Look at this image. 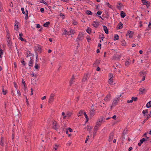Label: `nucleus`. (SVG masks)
Returning <instances> with one entry per match:
<instances>
[{"mask_svg": "<svg viewBox=\"0 0 151 151\" xmlns=\"http://www.w3.org/2000/svg\"><path fill=\"white\" fill-rule=\"evenodd\" d=\"M52 122V127L53 129L56 130H58L59 127V126L58 123L57 122L55 121H53Z\"/></svg>", "mask_w": 151, "mask_h": 151, "instance_id": "1", "label": "nucleus"}, {"mask_svg": "<svg viewBox=\"0 0 151 151\" xmlns=\"http://www.w3.org/2000/svg\"><path fill=\"white\" fill-rule=\"evenodd\" d=\"M84 39L83 34V32H80L77 39V41H82Z\"/></svg>", "mask_w": 151, "mask_h": 151, "instance_id": "2", "label": "nucleus"}, {"mask_svg": "<svg viewBox=\"0 0 151 151\" xmlns=\"http://www.w3.org/2000/svg\"><path fill=\"white\" fill-rule=\"evenodd\" d=\"M55 96V95L53 93H51L50 94L48 101L49 103H51L53 102Z\"/></svg>", "mask_w": 151, "mask_h": 151, "instance_id": "3", "label": "nucleus"}, {"mask_svg": "<svg viewBox=\"0 0 151 151\" xmlns=\"http://www.w3.org/2000/svg\"><path fill=\"white\" fill-rule=\"evenodd\" d=\"M103 120V118L102 117H100L99 118L96 123V125L99 127L101 124Z\"/></svg>", "mask_w": 151, "mask_h": 151, "instance_id": "4", "label": "nucleus"}, {"mask_svg": "<svg viewBox=\"0 0 151 151\" xmlns=\"http://www.w3.org/2000/svg\"><path fill=\"white\" fill-rule=\"evenodd\" d=\"M90 77L88 73H86L84 75L83 78L82 79V81L83 82H85L87 81L89 78Z\"/></svg>", "mask_w": 151, "mask_h": 151, "instance_id": "5", "label": "nucleus"}, {"mask_svg": "<svg viewBox=\"0 0 151 151\" xmlns=\"http://www.w3.org/2000/svg\"><path fill=\"white\" fill-rule=\"evenodd\" d=\"M119 100L118 99V98L115 99L113 101L112 105L111 106V108H112L113 107L116 105L118 104V101Z\"/></svg>", "mask_w": 151, "mask_h": 151, "instance_id": "6", "label": "nucleus"}, {"mask_svg": "<svg viewBox=\"0 0 151 151\" xmlns=\"http://www.w3.org/2000/svg\"><path fill=\"white\" fill-rule=\"evenodd\" d=\"M7 42L8 46L10 48H11L12 45V42L9 38V36H8L7 38Z\"/></svg>", "mask_w": 151, "mask_h": 151, "instance_id": "7", "label": "nucleus"}, {"mask_svg": "<svg viewBox=\"0 0 151 151\" xmlns=\"http://www.w3.org/2000/svg\"><path fill=\"white\" fill-rule=\"evenodd\" d=\"M35 50L37 51L41 52V46L38 45H37L35 47Z\"/></svg>", "mask_w": 151, "mask_h": 151, "instance_id": "8", "label": "nucleus"}, {"mask_svg": "<svg viewBox=\"0 0 151 151\" xmlns=\"http://www.w3.org/2000/svg\"><path fill=\"white\" fill-rule=\"evenodd\" d=\"M134 34V32L130 31H129L127 32V33L126 34V36H129V37L130 38L132 37L133 35Z\"/></svg>", "mask_w": 151, "mask_h": 151, "instance_id": "9", "label": "nucleus"}, {"mask_svg": "<svg viewBox=\"0 0 151 151\" xmlns=\"http://www.w3.org/2000/svg\"><path fill=\"white\" fill-rule=\"evenodd\" d=\"M95 114V110L94 109L91 110L90 111L89 113L90 117H92Z\"/></svg>", "mask_w": 151, "mask_h": 151, "instance_id": "10", "label": "nucleus"}, {"mask_svg": "<svg viewBox=\"0 0 151 151\" xmlns=\"http://www.w3.org/2000/svg\"><path fill=\"white\" fill-rule=\"evenodd\" d=\"M146 140L145 138H143L140 139L139 141V142L138 143V145L139 146H140L141 144H142Z\"/></svg>", "mask_w": 151, "mask_h": 151, "instance_id": "11", "label": "nucleus"}, {"mask_svg": "<svg viewBox=\"0 0 151 151\" xmlns=\"http://www.w3.org/2000/svg\"><path fill=\"white\" fill-rule=\"evenodd\" d=\"M111 99V96L110 95H108L106 96L104 98L105 101L108 102Z\"/></svg>", "mask_w": 151, "mask_h": 151, "instance_id": "12", "label": "nucleus"}, {"mask_svg": "<svg viewBox=\"0 0 151 151\" xmlns=\"http://www.w3.org/2000/svg\"><path fill=\"white\" fill-rule=\"evenodd\" d=\"M114 133L113 132L111 133L110 134V135L109 137V142H111L112 141V140L113 139V137H114Z\"/></svg>", "mask_w": 151, "mask_h": 151, "instance_id": "13", "label": "nucleus"}, {"mask_svg": "<svg viewBox=\"0 0 151 151\" xmlns=\"http://www.w3.org/2000/svg\"><path fill=\"white\" fill-rule=\"evenodd\" d=\"M100 60H96L95 63L93 64V65L94 66H96L97 65H99V64L100 63Z\"/></svg>", "mask_w": 151, "mask_h": 151, "instance_id": "14", "label": "nucleus"}, {"mask_svg": "<svg viewBox=\"0 0 151 151\" xmlns=\"http://www.w3.org/2000/svg\"><path fill=\"white\" fill-rule=\"evenodd\" d=\"M145 91V89L144 88H141L139 89V93L143 94L144 93Z\"/></svg>", "mask_w": 151, "mask_h": 151, "instance_id": "15", "label": "nucleus"}, {"mask_svg": "<svg viewBox=\"0 0 151 151\" xmlns=\"http://www.w3.org/2000/svg\"><path fill=\"white\" fill-rule=\"evenodd\" d=\"M123 24L122 22H119L117 27V29H121L122 28Z\"/></svg>", "mask_w": 151, "mask_h": 151, "instance_id": "16", "label": "nucleus"}, {"mask_svg": "<svg viewBox=\"0 0 151 151\" xmlns=\"http://www.w3.org/2000/svg\"><path fill=\"white\" fill-rule=\"evenodd\" d=\"M131 63V60L130 59H127L125 63V65L126 66H128Z\"/></svg>", "mask_w": 151, "mask_h": 151, "instance_id": "17", "label": "nucleus"}, {"mask_svg": "<svg viewBox=\"0 0 151 151\" xmlns=\"http://www.w3.org/2000/svg\"><path fill=\"white\" fill-rule=\"evenodd\" d=\"M33 64V60L31 58L29 62V65L30 66L32 67Z\"/></svg>", "mask_w": 151, "mask_h": 151, "instance_id": "18", "label": "nucleus"}, {"mask_svg": "<svg viewBox=\"0 0 151 151\" xmlns=\"http://www.w3.org/2000/svg\"><path fill=\"white\" fill-rule=\"evenodd\" d=\"M103 27L104 29V30L105 31V33L106 34H108L109 33L108 30L106 27L105 26H103Z\"/></svg>", "mask_w": 151, "mask_h": 151, "instance_id": "19", "label": "nucleus"}, {"mask_svg": "<svg viewBox=\"0 0 151 151\" xmlns=\"http://www.w3.org/2000/svg\"><path fill=\"white\" fill-rule=\"evenodd\" d=\"M72 113L70 111H68L66 113V116L67 117H69L72 115Z\"/></svg>", "mask_w": 151, "mask_h": 151, "instance_id": "20", "label": "nucleus"}, {"mask_svg": "<svg viewBox=\"0 0 151 151\" xmlns=\"http://www.w3.org/2000/svg\"><path fill=\"white\" fill-rule=\"evenodd\" d=\"M148 110L147 109L143 111L142 114L144 115V116H145L146 115V114H147L148 113Z\"/></svg>", "mask_w": 151, "mask_h": 151, "instance_id": "21", "label": "nucleus"}, {"mask_svg": "<svg viewBox=\"0 0 151 151\" xmlns=\"http://www.w3.org/2000/svg\"><path fill=\"white\" fill-rule=\"evenodd\" d=\"M126 16L125 14L123 11H121V16L122 18H124Z\"/></svg>", "mask_w": 151, "mask_h": 151, "instance_id": "22", "label": "nucleus"}, {"mask_svg": "<svg viewBox=\"0 0 151 151\" xmlns=\"http://www.w3.org/2000/svg\"><path fill=\"white\" fill-rule=\"evenodd\" d=\"M84 112L83 110H81L80 111L78 114V116H81L83 115V113Z\"/></svg>", "mask_w": 151, "mask_h": 151, "instance_id": "23", "label": "nucleus"}, {"mask_svg": "<svg viewBox=\"0 0 151 151\" xmlns=\"http://www.w3.org/2000/svg\"><path fill=\"white\" fill-rule=\"evenodd\" d=\"M146 106L147 108L151 107V101L148 102L147 103Z\"/></svg>", "mask_w": 151, "mask_h": 151, "instance_id": "24", "label": "nucleus"}, {"mask_svg": "<svg viewBox=\"0 0 151 151\" xmlns=\"http://www.w3.org/2000/svg\"><path fill=\"white\" fill-rule=\"evenodd\" d=\"M92 25L94 27H97L98 26V23L97 22H93Z\"/></svg>", "mask_w": 151, "mask_h": 151, "instance_id": "25", "label": "nucleus"}, {"mask_svg": "<svg viewBox=\"0 0 151 151\" xmlns=\"http://www.w3.org/2000/svg\"><path fill=\"white\" fill-rule=\"evenodd\" d=\"M4 139V137H1V140L0 142V144L1 146H3L4 145V144L3 142V139Z\"/></svg>", "mask_w": 151, "mask_h": 151, "instance_id": "26", "label": "nucleus"}, {"mask_svg": "<svg viewBox=\"0 0 151 151\" xmlns=\"http://www.w3.org/2000/svg\"><path fill=\"white\" fill-rule=\"evenodd\" d=\"M19 36H20L19 39L22 41H23L24 40V39L22 37L23 36V34L22 33H20L19 34Z\"/></svg>", "mask_w": 151, "mask_h": 151, "instance_id": "27", "label": "nucleus"}, {"mask_svg": "<svg viewBox=\"0 0 151 151\" xmlns=\"http://www.w3.org/2000/svg\"><path fill=\"white\" fill-rule=\"evenodd\" d=\"M83 114L85 116V118H86V122H88V118L87 116V114H86V113L85 112H84L83 113Z\"/></svg>", "mask_w": 151, "mask_h": 151, "instance_id": "28", "label": "nucleus"}, {"mask_svg": "<svg viewBox=\"0 0 151 151\" xmlns=\"http://www.w3.org/2000/svg\"><path fill=\"white\" fill-rule=\"evenodd\" d=\"M50 24V22H46L44 24L43 26L45 27H47Z\"/></svg>", "mask_w": 151, "mask_h": 151, "instance_id": "29", "label": "nucleus"}, {"mask_svg": "<svg viewBox=\"0 0 151 151\" xmlns=\"http://www.w3.org/2000/svg\"><path fill=\"white\" fill-rule=\"evenodd\" d=\"M86 13L88 15H92V12L89 10H87L86 11Z\"/></svg>", "mask_w": 151, "mask_h": 151, "instance_id": "30", "label": "nucleus"}, {"mask_svg": "<svg viewBox=\"0 0 151 151\" xmlns=\"http://www.w3.org/2000/svg\"><path fill=\"white\" fill-rule=\"evenodd\" d=\"M142 3L145 5H147L148 4H150V3L146 0L144 1H142Z\"/></svg>", "mask_w": 151, "mask_h": 151, "instance_id": "31", "label": "nucleus"}, {"mask_svg": "<svg viewBox=\"0 0 151 151\" xmlns=\"http://www.w3.org/2000/svg\"><path fill=\"white\" fill-rule=\"evenodd\" d=\"M74 78H75L74 77V75H73V76H72V78L71 79L70 81V85H71L73 83V81L74 80Z\"/></svg>", "mask_w": 151, "mask_h": 151, "instance_id": "32", "label": "nucleus"}, {"mask_svg": "<svg viewBox=\"0 0 151 151\" xmlns=\"http://www.w3.org/2000/svg\"><path fill=\"white\" fill-rule=\"evenodd\" d=\"M62 115L63 116V119H65L67 117L66 114H65V113L64 112H63L62 113Z\"/></svg>", "mask_w": 151, "mask_h": 151, "instance_id": "33", "label": "nucleus"}, {"mask_svg": "<svg viewBox=\"0 0 151 151\" xmlns=\"http://www.w3.org/2000/svg\"><path fill=\"white\" fill-rule=\"evenodd\" d=\"M119 38V36L117 35H115V36L114 37V40H118Z\"/></svg>", "mask_w": 151, "mask_h": 151, "instance_id": "34", "label": "nucleus"}, {"mask_svg": "<svg viewBox=\"0 0 151 151\" xmlns=\"http://www.w3.org/2000/svg\"><path fill=\"white\" fill-rule=\"evenodd\" d=\"M86 32L89 34H90L91 32V29L90 28H88L86 29Z\"/></svg>", "mask_w": 151, "mask_h": 151, "instance_id": "35", "label": "nucleus"}, {"mask_svg": "<svg viewBox=\"0 0 151 151\" xmlns=\"http://www.w3.org/2000/svg\"><path fill=\"white\" fill-rule=\"evenodd\" d=\"M7 92V90H4V88H2V92L3 93L4 95H5L6 94V93Z\"/></svg>", "mask_w": 151, "mask_h": 151, "instance_id": "36", "label": "nucleus"}, {"mask_svg": "<svg viewBox=\"0 0 151 151\" xmlns=\"http://www.w3.org/2000/svg\"><path fill=\"white\" fill-rule=\"evenodd\" d=\"M99 127V126H97L96 125L95 126V127L94 128V131H95V134L96 133V132L97 131V130H98V127Z\"/></svg>", "mask_w": 151, "mask_h": 151, "instance_id": "37", "label": "nucleus"}, {"mask_svg": "<svg viewBox=\"0 0 151 151\" xmlns=\"http://www.w3.org/2000/svg\"><path fill=\"white\" fill-rule=\"evenodd\" d=\"M137 99H138V98L137 97H132V100H133V101H136L137 100Z\"/></svg>", "mask_w": 151, "mask_h": 151, "instance_id": "38", "label": "nucleus"}, {"mask_svg": "<svg viewBox=\"0 0 151 151\" xmlns=\"http://www.w3.org/2000/svg\"><path fill=\"white\" fill-rule=\"evenodd\" d=\"M113 79H109V83L110 84H112L113 83Z\"/></svg>", "mask_w": 151, "mask_h": 151, "instance_id": "39", "label": "nucleus"}, {"mask_svg": "<svg viewBox=\"0 0 151 151\" xmlns=\"http://www.w3.org/2000/svg\"><path fill=\"white\" fill-rule=\"evenodd\" d=\"M75 33V32L74 30L71 29L70 30V33H69V35L74 34Z\"/></svg>", "mask_w": 151, "mask_h": 151, "instance_id": "40", "label": "nucleus"}, {"mask_svg": "<svg viewBox=\"0 0 151 151\" xmlns=\"http://www.w3.org/2000/svg\"><path fill=\"white\" fill-rule=\"evenodd\" d=\"M3 53V51L1 49H0V58H1V56Z\"/></svg>", "mask_w": 151, "mask_h": 151, "instance_id": "41", "label": "nucleus"}, {"mask_svg": "<svg viewBox=\"0 0 151 151\" xmlns=\"http://www.w3.org/2000/svg\"><path fill=\"white\" fill-rule=\"evenodd\" d=\"M15 27H14V29L15 30H17L18 29V25L17 24H15Z\"/></svg>", "mask_w": 151, "mask_h": 151, "instance_id": "42", "label": "nucleus"}, {"mask_svg": "<svg viewBox=\"0 0 151 151\" xmlns=\"http://www.w3.org/2000/svg\"><path fill=\"white\" fill-rule=\"evenodd\" d=\"M113 74L111 73H109V79H112V78L113 77Z\"/></svg>", "mask_w": 151, "mask_h": 151, "instance_id": "43", "label": "nucleus"}, {"mask_svg": "<svg viewBox=\"0 0 151 151\" xmlns=\"http://www.w3.org/2000/svg\"><path fill=\"white\" fill-rule=\"evenodd\" d=\"M63 34L65 35H69V32H68L66 29H65L64 32L63 33Z\"/></svg>", "mask_w": 151, "mask_h": 151, "instance_id": "44", "label": "nucleus"}, {"mask_svg": "<svg viewBox=\"0 0 151 151\" xmlns=\"http://www.w3.org/2000/svg\"><path fill=\"white\" fill-rule=\"evenodd\" d=\"M26 16L25 17V19H28V12L27 11H26V13L25 14Z\"/></svg>", "mask_w": 151, "mask_h": 151, "instance_id": "45", "label": "nucleus"}, {"mask_svg": "<svg viewBox=\"0 0 151 151\" xmlns=\"http://www.w3.org/2000/svg\"><path fill=\"white\" fill-rule=\"evenodd\" d=\"M35 69H38L40 68V66L38 65L36 63L35 65Z\"/></svg>", "mask_w": 151, "mask_h": 151, "instance_id": "46", "label": "nucleus"}, {"mask_svg": "<svg viewBox=\"0 0 151 151\" xmlns=\"http://www.w3.org/2000/svg\"><path fill=\"white\" fill-rule=\"evenodd\" d=\"M72 144V142L71 141H69L67 143V146H70Z\"/></svg>", "mask_w": 151, "mask_h": 151, "instance_id": "47", "label": "nucleus"}, {"mask_svg": "<svg viewBox=\"0 0 151 151\" xmlns=\"http://www.w3.org/2000/svg\"><path fill=\"white\" fill-rule=\"evenodd\" d=\"M86 39L88 42H89L90 41L91 38L90 37L87 36L86 37Z\"/></svg>", "mask_w": 151, "mask_h": 151, "instance_id": "48", "label": "nucleus"}, {"mask_svg": "<svg viewBox=\"0 0 151 151\" xmlns=\"http://www.w3.org/2000/svg\"><path fill=\"white\" fill-rule=\"evenodd\" d=\"M77 22L75 20H73V24L74 25H77Z\"/></svg>", "mask_w": 151, "mask_h": 151, "instance_id": "49", "label": "nucleus"}, {"mask_svg": "<svg viewBox=\"0 0 151 151\" xmlns=\"http://www.w3.org/2000/svg\"><path fill=\"white\" fill-rule=\"evenodd\" d=\"M30 75L31 76L34 77H37L36 74L34 73H33L32 74H30Z\"/></svg>", "mask_w": 151, "mask_h": 151, "instance_id": "50", "label": "nucleus"}, {"mask_svg": "<svg viewBox=\"0 0 151 151\" xmlns=\"http://www.w3.org/2000/svg\"><path fill=\"white\" fill-rule=\"evenodd\" d=\"M30 54H31V53H30V52L28 51L27 52V57H28L30 55Z\"/></svg>", "mask_w": 151, "mask_h": 151, "instance_id": "51", "label": "nucleus"}, {"mask_svg": "<svg viewBox=\"0 0 151 151\" xmlns=\"http://www.w3.org/2000/svg\"><path fill=\"white\" fill-rule=\"evenodd\" d=\"M60 16L61 17H62L63 19L65 17L64 15L62 13H60Z\"/></svg>", "mask_w": 151, "mask_h": 151, "instance_id": "52", "label": "nucleus"}, {"mask_svg": "<svg viewBox=\"0 0 151 151\" xmlns=\"http://www.w3.org/2000/svg\"><path fill=\"white\" fill-rule=\"evenodd\" d=\"M58 146L57 145H55V147H54V149L55 150H56L58 148Z\"/></svg>", "mask_w": 151, "mask_h": 151, "instance_id": "53", "label": "nucleus"}, {"mask_svg": "<svg viewBox=\"0 0 151 151\" xmlns=\"http://www.w3.org/2000/svg\"><path fill=\"white\" fill-rule=\"evenodd\" d=\"M40 3H44V4H45V5H47V2H45V1L43 0H41V1H40Z\"/></svg>", "mask_w": 151, "mask_h": 151, "instance_id": "54", "label": "nucleus"}, {"mask_svg": "<svg viewBox=\"0 0 151 151\" xmlns=\"http://www.w3.org/2000/svg\"><path fill=\"white\" fill-rule=\"evenodd\" d=\"M89 137V136L88 135V136H87L86 139L85 141V142L86 143L87 142V141H88Z\"/></svg>", "mask_w": 151, "mask_h": 151, "instance_id": "55", "label": "nucleus"}, {"mask_svg": "<svg viewBox=\"0 0 151 151\" xmlns=\"http://www.w3.org/2000/svg\"><path fill=\"white\" fill-rule=\"evenodd\" d=\"M122 46H125L126 43H125V42L124 41L122 42Z\"/></svg>", "mask_w": 151, "mask_h": 151, "instance_id": "56", "label": "nucleus"}, {"mask_svg": "<svg viewBox=\"0 0 151 151\" xmlns=\"http://www.w3.org/2000/svg\"><path fill=\"white\" fill-rule=\"evenodd\" d=\"M151 116V114H148L147 115V118L148 119L149 118H150Z\"/></svg>", "mask_w": 151, "mask_h": 151, "instance_id": "57", "label": "nucleus"}, {"mask_svg": "<svg viewBox=\"0 0 151 151\" xmlns=\"http://www.w3.org/2000/svg\"><path fill=\"white\" fill-rule=\"evenodd\" d=\"M21 11H22L23 14H25V12L24 11V8H22L21 9Z\"/></svg>", "mask_w": 151, "mask_h": 151, "instance_id": "58", "label": "nucleus"}, {"mask_svg": "<svg viewBox=\"0 0 151 151\" xmlns=\"http://www.w3.org/2000/svg\"><path fill=\"white\" fill-rule=\"evenodd\" d=\"M102 13V12L101 11H99L97 12V14L98 15H101Z\"/></svg>", "mask_w": 151, "mask_h": 151, "instance_id": "59", "label": "nucleus"}, {"mask_svg": "<svg viewBox=\"0 0 151 151\" xmlns=\"http://www.w3.org/2000/svg\"><path fill=\"white\" fill-rule=\"evenodd\" d=\"M40 11L42 12H44V9L43 8H41L40 9Z\"/></svg>", "mask_w": 151, "mask_h": 151, "instance_id": "60", "label": "nucleus"}, {"mask_svg": "<svg viewBox=\"0 0 151 151\" xmlns=\"http://www.w3.org/2000/svg\"><path fill=\"white\" fill-rule=\"evenodd\" d=\"M21 63L23 65H25L26 64L25 63V61L24 60L22 61H21Z\"/></svg>", "mask_w": 151, "mask_h": 151, "instance_id": "61", "label": "nucleus"}, {"mask_svg": "<svg viewBox=\"0 0 151 151\" xmlns=\"http://www.w3.org/2000/svg\"><path fill=\"white\" fill-rule=\"evenodd\" d=\"M133 102V100H132V99H131L130 100H128L127 101V103H132Z\"/></svg>", "mask_w": 151, "mask_h": 151, "instance_id": "62", "label": "nucleus"}, {"mask_svg": "<svg viewBox=\"0 0 151 151\" xmlns=\"http://www.w3.org/2000/svg\"><path fill=\"white\" fill-rule=\"evenodd\" d=\"M101 107H104L105 106L104 103H103L102 104H101Z\"/></svg>", "mask_w": 151, "mask_h": 151, "instance_id": "63", "label": "nucleus"}, {"mask_svg": "<svg viewBox=\"0 0 151 151\" xmlns=\"http://www.w3.org/2000/svg\"><path fill=\"white\" fill-rule=\"evenodd\" d=\"M36 27L37 28H40V25L39 24H37Z\"/></svg>", "mask_w": 151, "mask_h": 151, "instance_id": "64", "label": "nucleus"}]
</instances>
